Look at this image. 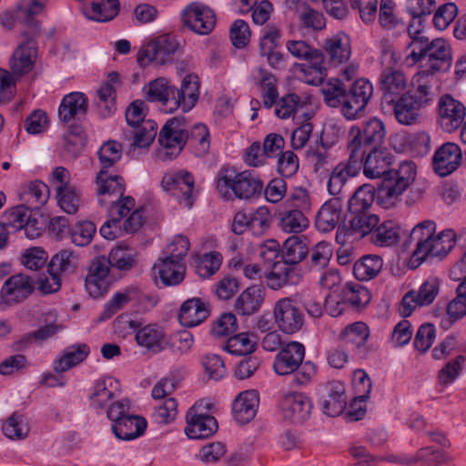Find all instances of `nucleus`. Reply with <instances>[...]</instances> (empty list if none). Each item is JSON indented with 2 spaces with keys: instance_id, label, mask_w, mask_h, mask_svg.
Listing matches in <instances>:
<instances>
[{
  "instance_id": "1",
  "label": "nucleus",
  "mask_w": 466,
  "mask_h": 466,
  "mask_svg": "<svg viewBox=\"0 0 466 466\" xmlns=\"http://www.w3.org/2000/svg\"><path fill=\"white\" fill-rule=\"evenodd\" d=\"M385 135L384 125L377 118L351 125V159L358 151L361 157L367 154L363 173L369 178H384L390 169L391 155L380 148Z\"/></svg>"
},
{
  "instance_id": "2",
  "label": "nucleus",
  "mask_w": 466,
  "mask_h": 466,
  "mask_svg": "<svg viewBox=\"0 0 466 466\" xmlns=\"http://www.w3.org/2000/svg\"><path fill=\"white\" fill-rule=\"evenodd\" d=\"M436 223L424 220L417 224L410 233L409 242L414 244L410 257L413 268L435 258H443L455 245V234L452 230L436 232Z\"/></svg>"
},
{
  "instance_id": "3",
  "label": "nucleus",
  "mask_w": 466,
  "mask_h": 466,
  "mask_svg": "<svg viewBox=\"0 0 466 466\" xmlns=\"http://www.w3.org/2000/svg\"><path fill=\"white\" fill-rule=\"evenodd\" d=\"M208 137V130L203 124H195L189 130L184 116L170 118L158 135V142L164 147V151L159 152L158 157L162 160H171L180 154L187 142L198 144L201 150L206 151L209 146Z\"/></svg>"
},
{
  "instance_id": "4",
  "label": "nucleus",
  "mask_w": 466,
  "mask_h": 466,
  "mask_svg": "<svg viewBox=\"0 0 466 466\" xmlns=\"http://www.w3.org/2000/svg\"><path fill=\"white\" fill-rule=\"evenodd\" d=\"M216 190L226 201L235 198L250 200L260 196L263 181L251 170L238 171L233 166L225 165L219 168L216 178Z\"/></svg>"
},
{
  "instance_id": "5",
  "label": "nucleus",
  "mask_w": 466,
  "mask_h": 466,
  "mask_svg": "<svg viewBox=\"0 0 466 466\" xmlns=\"http://www.w3.org/2000/svg\"><path fill=\"white\" fill-rule=\"evenodd\" d=\"M308 252L309 248L299 237L289 238L282 246V261L275 262L272 270L267 275L268 286L276 290L285 285H297L302 279V270L298 264Z\"/></svg>"
},
{
  "instance_id": "6",
  "label": "nucleus",
  "mask_w": 466,
  "mask_h": 466,
  "mask_svg": "<svg viewBox=\"0 0 466 466\" xmlns=\"http://www.w3.org/2000/svg\"><path fill=\"white\" fill-rule=\"evenodd\" d=\"M305 346L298 341H290L280 348L275 357L273 370L279 376L292 375V383L302 386L308 384L316 373L311 361H304Z\"/></svg>"
},
{
  "instance_id": "7",
  "label": "nucleus",
  "mask_w": 466,
  "mask_h": 466,
  "mask_svg": "<svg viewBox=\"0 0 466 466\" xmlns=\"http://www.w3.org/2000/svg\"><path fill=\"white\" fill-rule=\"evenodd\" d=\"M416 175L417 167L412 161H403L398 168H390L378 187L379 203L386 208L393 206L413 183Z\"/></svg>"
},
{
  "instance_id": "8",
  "label": "nucleus",
  "mask_w": 466,
  "mask_h": 466,
  "mask_svg": "<svg viewBox=\"0 0 466 466\" xmlns=\"http://www.w3.org/2000/svg\"><path fill=\"white\" fill-rule=\"evenodd\" d=\"M317 403L323 414L337 417L343 413L348 398L346 386L339 380H331L320 385L318 389Z\"/></svg>"
},
{
  "instance_id": "9",
  "label": "nucleus",
  "mask_w": 466,
  "mask_h": 466,
  "mask_svg": "<svg viewBox=\"0 0 466 466\" xmlns=\"http://www.w3.org/2000/svg\"><path fill=\"white\" fill-rule=\"evenodd\" d=\"M441 281L436 277H430L420 286L418 290L411 289L405 293L400 305L399 312L402 317H409L417 308L431 305L440 292Z\"/></svg>"
},
{
  "instance_id": "10",
  "label": "nucleus",
  "mask_w": 466,
  "mask_h": 466,
  "mask_svg": "<svg viewBox=\"0 0 466 466\" xmlns=\"http://www.w3.org/2000/svg\"><path fill=\"white\" fill-rule=\"evenodd\" d=\"M181 18L185 26L200 35L210 34L217 23L215 12L198 2L187 5L181 13Z\"/></svg>"
},
{
  "instance_id": "11",
  "label": "nucleus",
  "mask_w": 466,
  "mask_h": 466,
  "mask_svg": "<svg viewBox=\"0 0 466 466\" xmlns=\"http://www.w3.org/2000/svg\"><path fill=\"white\" fill-rule=\"evenodd\" d=\"M178 49L177 40L169 35H163L139 50L137 63L140 66H147L151 62L164 65L172 59V56Z\"/></svg>"
},
{
  "instance_id": "12",
  "label": "nucleus",
  "mask_w": 466,
  "mask_h": 466,
  "mask_svg": "<svg viewBox=\"0 0 466 466\" xmlns=\"http://www.w3.org/2000/svg\"><path fill=\"white\" fill-rule=\"evenodd\" d=\"M273 313L278 328L286 334H294L304 325V314L298 303L290 298L279 299Z\"/></svg>"
},
{
  "instance_id": "13",
  "label": "nucleus",
  "mask_w": 466,
  "mask_h": 466,
  "mask_svg": "<svg viewBox=\"0 0 466 466\" xmlns=\"http://www.w3.org/2000/svg\"><path fill=\"white\" fill-rule=\"evenodd\" d=\"M110 261L107 258L96 257L93 258L88 267V273L85 279L86 289L92 298L103 297L111 285L109 277Z\"/></svg>"
},
{
  "instance_id": "14",
  "label": "nucleus",
  "mask_w": 466,
  "mask_h": 466,
  "mask_svg": "<svg viewBox=\"0 0 466 466\" xmlns=\"http://www.w3.org/2000/svg\"><path fill=\"white\" fill-rule=\"evenodd\" d=\"M194 177L187 171L167 172L161 181L163 189L188 208L194 204Z\"/></svg>"
},
{
  "instance_id": "15",
  "label": "nucleus",
  "mask_w": 466,
  "mask_h": 466,
  "mask_svg": "<svg viewBox=\"0 0 466 466\" xmlns=\"http://www.w3.org/2000/svg\"><path fill=\"white\" fill-rule=\"evenodd\" d=\"M199 87L198 76L187 74L182 79L180 88L174 86V90L171 91V106L167 112L172 113L178 108L183 112L190 111L198 100Z\"/></svg>"
},
{
  "instance_id": "16",
  "label": "nucleus",
  "mask_w": 466,
  "mask_h": 466,
  "mask_svg": "<svg viewBox=\"0 0 466 466\" xmlns=\"http://www.w3.org/2000/svg\"><path fill=\"white\" fill-rule=\"evenodd\" d=\"M439 124L448 133L457 130L464 122L466 107L452 96L446 94L438 102Z\"/></svg>"
},
{
  "instance_id": "17",
  "label": "nucleus",
  "mask_w": 466,
  "mask_h": 466,
  "mask_svg": "<svg viewBox=\"0 0 466 466\" xmlns=\"http://www.w3.org/2000/svg\"><path fill=\"white\" fill-rule=\"evenodd\" d=\"M36 280L28 275L18 273L8 278L3 284L0 297L6 304L20 303L33 294Z\"/></svg>"
},
{
  "instance_id": "18",
  "label": "nucleus",
  "mask_w": 466,
  "mask_h": 466,
  "mask_svg": "<svg viewBox=\"0 0 466 466\" xmlns=\"http://www.w3.org/2000/svg\"><path fill=\"white\" fill-rule=\"evenodd\" d=\"M425 69L422 73L432 75L435 72L447 71L451 66V51L449 44L442 38L431 41V45L425 55Z\"/></svg>"
},
{
  "instance_id": "19",
  "label": "nucleus",
  "mask_w": 466,
  "mask_h": 466,
  "mask_svg": "<svg viewBox=\"0 0 466 466\" xmlns=\"http://www.w3.org/2000/svg\"><path fill=\"white\" fill-rule=\"evenodd\" d=\"M185 432L189 439H207L214 435L218 429L217 420L210 415L198 413L195 407L188 410Z\"/></svg>"
},
{
  "instance_id": "20",
  "label": "nucleus",
  "mask_w": 466,
  "mask_h": 466,
  "mask_svg": "<svg viewBox=\"0 0 466 466\" xmlns=\"http://www.w3.org/2000/svg\"><path fill=\"white\" fill-rule=\"evenodd\" d=\"M121 393L120 383L113 377L99 379L94 385L89 396V405L96 412H101L108 406L109 401L119 397Z\"/></svg>"
},
{
  "instance_id": "21",
  "label": "nucleus",
  "mask_w": 466,
  "mask_h": 466,
  "mask_svg": "<svg viewBox=\"0 0 466 466\" xmlns=\"http://www.w3.org/2000/svg\"><path fill=\"white\" fill-rule=\"evenodd\" d=\"M461 158V150L457 144L445 143L436 150L433 156V168L439 176L446 177L459 167Z\"/></svg>"
},
{
  "instance_id": "22",
  "label": "nucleus",
  "mask_w": 466,
  "mask_h": 466,
  "mask_svg": "<svg viewBox=\"0 0 466 466\" xmlns=\"http://www.w3.org/2000/svg\"><path fill=\"white\" fill-rule=\"evenodd\" d=\"M281 409L284 419L295 424H302L310 416L312 403L306 395L294 393L283 399Z\"/></svg>"
},
{
  "instance_id": "23",
  "label": "nucleus",
  "mask_w": 466,
  "mask_h": 466,
  "mask_svg": "<svg viewBox=\"0 0 466 466\" xmlns=\"http://www.w3.org/2000/svg\"><path fill=\"white\" fill-rule=\"evenodd\" d=\"M381 109L385 114L393 115L395 119L404 126L415 125L420 118L421 109L415 105L412 97L407 93L393 103L386 104Z\"/></svg>"
},
{
  "instance_id": "24",
  "label": "nucleus",
  "mask_w": 466,
  "mask_h": 466,
  "mask_svg": "<svg viewBox=\"0 0 466 466\" xmlns=\"http://www.w3.org/2000/svg\"><path fill=\"white\" fill-rule=\"evenodd\" d=\"M36 57V42L33 36L25 35V40L14 52L10 66L12 74L22 76L27 74L32 68Z\"/></svg>"
},
{
  "instance_id": "25",
  "label": "nucleus",
  "mask_w": 466,
  "mask_h": 466,
  "mask_svg": "<svg viewBox=\"0 0 466 466\" xmlns=\"http://www.w3.org/2000/svg\"><path fill=\"white\" fill-rule=\"evenodd\" d=\"M286 6L294 10L300 27L311 31H321L326 27L324 15L301 0H285Z\"/></svg>"
},
{
  "instance_id": "26",
  "label": "nucleus",
  "mask_w": 466,
  "mask_h": 466,
  "mask_svg": "<svg viewBox=\"0 0 466 466\" xmlns=\"http://www.w3.org/2000/svg\"><path fill=\"white\" fill-rule=\"evenodd\" d=\"M264 299V287L261 285H251L238 296L234 302V310L242 317L252 316L260 310Z\"/></svg>"
},
{
  "instance_id": "27",
  "label": "nucleus",
  "mask_w": 466,
  "mask_h": 466,
  "mask_svg": "<svg viewBox=\"0 0 466 466\" xmlns=\"http://www.w3.org/2000/svg\"><path fill=\"white\" fill-rule=\"evenodd\" d=\"M98 201L106 206L109 199L121 198L126 189L124 178L118 175H109L107 170H100L96 177Z\"/></svg>"
},
{
  "instance_id": "28",
  "label": "nucleus",
  "mask_w": 466,
  "mask_h": 466,
  "mask_svg": "<svg viewBox=\"0 0 466 466\" xmlns=\"http://www.w3.org/2000/svg\"><path fill=\"white\" fill-rule=\"evenodd\" d=\"M407 86V79L401 71L384 72L380 76V88L382 91V97L380 106L390 105L394 100L402 97Z\"/></svg>"
},
{
  "instance_id": "29",
  "label": "nucleus",
  "mask_w": 466,
  "mask_h": 466,
  "mask_svg": "<svg viewBox=\"0 0 466 466\" xmlns=\"http://www.w3.org/2000/svg\"><path fill=\"white\" fill-rule=\"evenodd\" d=\"M135 339L138 346L153 353H159L167 346L165 331L157 324H141Z\"/></svg>"
},
{
  "instance_id": "30",
  "label": "nucleus",
  "mask_w": 466,
  "mask_h": 466,
  "mask_svg": "<svg viewBox=\"0 0 466 466\" xmlns=\"http://www.w3.org/2000/svg\"><path fill=\"white\" fill-rule=\"evenodd\" d=\"M208 316V305L199 298H193L181 305L178 320L182 326L191 328L199 325Z\"/></svg>"
},
{
  "instance_id": "31",
  "label": "nucleus",
  "mask_w": 466,
  "mask_h": 466,
  "mask_svg": "<svg viewBox=\"0 0 466 466\" xmlns=\"http://www.w3.org/2000/svg\"><path fill=\"white\" fill-rule=\"evenodd\" d=\"M185 265L166 257L159 258L153 266L155 278H159L164 286H172L180 283L185 278Z\"/></svg>"
},
{
  "instance_id": "32",
  "label": "nucleus",
  "mask_w": 466,
  "mask_h": 466,
  "mask_svg": "<svg viewBox=\"0 0 466 466\" xmlns=\"http://www.w3.org/2000/svg\"><path fill=\"white\" fill-rule=\"evenodd\" d=\"M88 102L86 95L81 92H72L66 95L58 108L59 119L68 123L73 118L86 116L87 113Z\"/></svg>"
},
{
  "instance_id": "33",
  "label": "nucleus",
  "mask_w": 466,
  "mask_h": 466,
  "mask_svg": "<svg viewBox=\"0 0 466 466\" xmlns=\"http://www.w3.org/2000/svg\"><path fill=\"white\" fill-rule=\"evenodd\" d=\"M325 102L331 107L342 106V114L350 119V98L344 83L338 79H330L322 88Z\"/></svg>"
},
{
  "instance_id": "34",
  "label": "nucleus",
  "mask_w": 466,
  "mask_h": 466,
  "mask_svg": "<svg viewBox=\"0 0 466 466\" xmlns=\"http://www.w3.org/2000/svg\"><path fill=\"white\" fill-rule=\"evenodd\" d=\"M258 401V396L255 390L239 393L232 405L236 420L240 424H246L253 420L256 416Z\"/></svg>"
},
{
  "instance_id": "35",
  "label": "nucleus",
  "mask_w": 466,
  "mask_h": 466,
  "mask_svg": "<svg viewBox=\"0 0 466 466\" xmlns=\"http://www.w3.org/2000/svg\"><path fill=\"white\" fill-rule=\"evenodd\" d=\"M147 426V420L143 417L129 414L118 422L112 423L111 428L117 439L130 441L143 435Z\"/></svg>"
},
{
  "instance_id": "36",
  "label": "nucleus",
  "mask_w": 466,
  "mask_h": 466,
  "mask_svg": "<svg viewBox=\"0 0 466 466\" xmlns=\"http://www.w3.org/2000/svg\"><path fill=\"white\" fill-rule=\"evenodd\" d=\"M84 15L96 22H108L119 12L118 0H92L82 8Z\"/></svg>"
},
{
  "instance_id": "37",
  "label": "nucleus",
  "mask_w": 466,
  "mask_h": 466,
  "mask_svg": "<svg viewBox=\"0 0 466 466\" xmlns=\"http://www.w3.org/2000/svg\"><path fill=\"white\" fill-rule=\"evenodd\" d=\"M300 78L307 84L318 86L322 84L327 76L325 56L323 52H316L312 59L304 64L297 65Z\"/></svg>"
},
{
  "instance_id": "38",
  "label": "nucleus",
  "mask_w": 466,
  "mask_h": 466,
  "mask_svg": "<svg viewBox=\"0 0 466 466\" xmlns=\"http://www.w3.org/2000/svg\"><path fill=\"white\" fill-rule=\"evenodd\" d=\"M90 350L85 343H77L65 349L62 355L54 361V370L57 373L65 372L83 362Z\"/></svg>"
},
{
  "instance_id": "39",
  "label": "nucleus",
  "mask_w": 466,
  "mask_h": 466,
  "mask_svg": "<svg viewBox=\"0 0 466 466\" xmlns=\"http://www.w3.org/2000/svg\"><path fill=\"white\" fill-rule=\"evenodd\" d=\"M372 94L373 86L368 79L360 78L351 85V120L362 116Z\"/></svg>"
},
{
  "instance_id": "40",
  "label": "nucleus",
  "mask_w": 466,
  "mask_h": 466,
  "mask_svg": "<svg viewBox=\"0 0 466 466\" xmlns=\"http://www.w3.org/2000/svg\"><path fill=\"white\" fill-rule=\"evenodd\" d=\"M324 307L327 314L332 318L347 314L350 311V281L330 292L325 299Z\"/></svg>"
},
{
  "instance_id": "41",
  "label": "nucleus",
  "mask_w": 466,
  "mask_h": 466,
  "mask_svg": "<svg viewBox=\"0 0 466 466\" xmlns=\"http://www.w3.org/2000/svg\"><path fill=\"white\" fill-rule=\"evenodd\" d=\"M157 125L153 120H147L141 125L133 127L124 131V137L131 140L130 147L134 148H144L150 146L157 136Z\"/></svg>"
},
{
  "instance_id": "42",
  "label": "nucleus",
  "mask_w": 466,
  "mask_h": 466,
  "mask_svg": "<svg viewBox=\"0 0 466 466\" xmlns=\"http://www.w3.org/2000/svg\"><path fill=\"white\" fill-rule=\"evenodd\" d=\"M344 40H348V35L344 32H339L324 40L322 52H326L331 65L339 66L350 57V50Z\"/></svg>"
},
{
  "instance_id": "43",
  "label": "nucleus",
  "mask_w": 466,
  "mask_h": 466,
  "mask_svg": "<svg viewBox=\"0 0 466 466\" xmlns=\"http://www.w3.org/2000/svg\"><path fill=\"white\" fill-rule=\"evenodd\" d=\"M370 242L377 247L389 248L396 246L400 240V228L393 221L378 224L370 235Z\"/></svg>"
},
{
  "instance_id": "44",
  "label": "nucleus",
  "mask_w": 466,
  "mask_h": 466,
  "mask_svg": "<svg viewBox=\"0 0 466 466\" xmlns=\"http://www.w3.org/2000/svg\"><path fill=\"white\" fill-rule=\"evenodd\" d=\"M306 210L285 208L280 211L279 227L287 233H300L309 227Z\"/></svg>"
},
{
  "instance_id": "45",
  "label": "nucleus",
  "mask_w": 466,
  "mask_h": 466,
  "mask_svg": "<svg viewBox=\"0 0 466 466\" xmlns=\"http://www.w3.org/2000/svg\"><path fill=\"white\" fill-rule=\"evenodd\" d=\"M427 76L428 74L420 72L416 79L417 86L412 91L407 92L420 109L432 104L437 96V92Z\"/></svg>"
},
{
  "instance_id": "46",
  "label": "nucleus",
  "mask_w": 466,
  "mask_h": 466,
  "mask_svg": "<svg viewBox=\"0 0 466 466\" xmlns=\"http://www.w3.org/2000/svg\"><path fill=\"white\" fill-rule=\"evenodd\" d=\"M140 291L137 287H127L123 291L116 293L105 305L104 311L99 317L100 320L110 319L124 308L129 301L138 300Z\"/></svg>"
},
{
  "instance_id": "47",
  "label": "nucleus",
  "mask_w": 466,
  "mask_h": 466,
  "mask_svg": "<svg viewBox=\"0 0 466 466\" xmlns=\"http://www.w3.org/2000/svg\"><path fill=\"white\" fill-rule=\"evenodd\" d=\"M383 268V259L378 255H365L355 262L353 274L361 281L375 278Z\"/></svg>"
},
{
  "instance_id": "48",
  "label": "nucleus",
  "mask_w": 466,
  "mask_h": 466,
  "mask_svg": "<svg viewBox=\"0 0 466 466\" xmlns=\"http://www.w3.org/2000/svg\"><path fill=\"white\" fill-rule=\"evenodd\" d=\"M351 218V238L354 239H362L373 233L375 228L380 223V218L377 215L370 214L366 211L352 213Z\"/></svg>"
},
{
  "instance_id": "49",
  "label": "nucleus",
  "mask_w": 466,
  "mask_h": 466,
  "mask_svg": "<svg viewBox=\"0 0 466 466\" xmlns=\"http://www.w3.org/2000/svg\"><path fill=\"white\" fill-rule=\"evenodd\" d=\"M340 219V207L337 200L322 205L316 216V227L321 232H329Z\"/></svg>"
},
{
  "instance_id": "50",
  "label": "nucleus",
  "mask_w": 466,
  "mask_h": 466,
  "mask_svg": "<svg viewBox=\"0 0 466 466\" xmlns=\"http://www.w3.org/2000/svg\"><path fill=\"white\" fill-rule=\"evenodd\" d=\"M48 187L42 181H33L25 186L20 192V198L33 208H38L48 199Z\"/></svg>"
},
{
  "instance_id": "51",
  "label": "nucleus",
  "mask_w": 466,
  "mask_h": 466,
  "mask_svg": "<svg viewBox=\"0 0 466 466\" xmlns=\"http://www.w3.org/2000/svg\"><path fill=\"white\" fill-rule=\"evenodd\" d=\"M77 264L78 258L74 251L62 249L52 257L47 266V271L58 275L70 273L76 268Z\"/></svg>"
},
{
  "instance_id": "52",
  "label": "nucleus",
  "mask_w": 466,
  "mask_h": 466,
  "mask_svg": "<svg viewBox=\"0 0 466 466\" xmlns=\"http://www.w3.org/2000/svg\"><path fill=\"white\" fill-rule=\"evenodd\" d=\"M2 431L6 438L13 441H19L27 437L29 426L23 414L14 412L4 422Z\"/></svg>"
},
{
  "instance_id": "53",
  "label": "nucleus",
  "mask_w": 466,
  "mask_h": 466,
  "mask_svg": "<svg viewBox=\"0 0 466 466\" xmlns=\"http://www.w3.org/2000/svg\"><path fill=\"white\" fill-rule=\"evenodd\" d=\"M174 86L164 78L159 77L149 83L147 98L150 102H160L166 106V111L171 106V91Z\"/></svg>"
},
{
  "instance_id": "54",
  "label": "nucleus",
  "mask_w": 466,
  "mask_h": 466,
  "mask_svg": "<svg viewBox=\"0 0 466 466\" xmlns=\"http://www.w3.org/2000/svg\"><path fill=\"white\" fill-rule=\"evenodd\" d=\"M137 251L127 246H118L113 248L108 260L113 268L120 270H129L137 264Z\"/></svg>"
},
{
  "instance_id": "55",
  "label": "nucleus",
  "mask_w": 466,
  "mask_h": 466,
  "mask_svg": "<svg viewBox=\"0 0 466 466\" xmlns=\"http://www.w3.org/2000/svg\"><path fill=\"white\" fill-rule=\"evenodd\" d=\"M260 80L258 86L261 90L263 105L267 108H271L276 103L279 93L277 89V78L272 74L259 68Z\"/></svg>"
},
{
  "instance_id": "56",
  "label": "nucleus",
  "mask_w": 466,
  "mask_h": 466,
  "mask_svg": "<svg viewBox=\"0 0 466 466\" xmlns=\"http://www.w3.org/2000/svg\"><path fill=\"white\" fill-rule=\"evenodd\" d=\"M122 145L116 140L105 142L97 152L101 170H106L116 165L122 157Z\"/></svg>"
},
{
  "instance_id": "57",
  "label": "nucleus",
  "mask_w": 466,
  "mask_h": 466,
  "mask_svg": "<svg viewBox=\"0 0 466 466\" xmlns=\"http://www.w3.org/2000/svg\"><path fill=\"white\" fill-rule=\"evenodd\" d=\"M375 198V187L370 184H363L351 196V213L367 211Z\"/></svg>"
},
{
  "instance_id": "58",
  "label": "nucleus",
  "mask_w": 466,
  "mask_h": 466,
  "mask_svg": "<svg viewBox=\"0 0 466 466\" xmlns=\"http://www.w3.org/2000/svg\"><path fill=\"white\" fill-rule=\"evenodd\" d=\"M222 256L217 251L204 254L196 263V272L202 279H208L218 271Z\"/></svg>"
},
{
  "instance_id": "59",
  "label": "nucleus",
  "mask_w": 466,
  "mask_h": 466,
  "mask_svg": "<svg viewBox=\"0 0 466 466\" xmlns=\"http://www.w3.org/2000/svg\"><path fill=\"white\" fill-rule=\"evenodd\" d=\"M255 347L248 333H239L230 337L224 349L232 355L247 356L255 350Z\"/></svg>"
},
{
  "instance_id": "60",
  "label": "nucleus",
  "mask_w": 466,
  "mask_h": 466,
  "mask_svg": "<svg viewBox=\"0 0 466 466\" xmlns=\"http://www.w3.org/2000/svg\"><path fill=\"white\" fill-rule=\"evenodd\" d=\"M351 390L353 397L368 400L372 390V381L363 370H356L351 376Z\"/></svg>"
},
{
  "instance_id": "61",
  "label": "nucleus",
  "mask_w": 466,
  "mask_h": 466,
  "mask_svg": "<svg viewBox=\"0 0 466 466\" xmlns=\"http://www.w3.org/2000/svg\"><path fill=\"white\" fill-rule=\"evenodd\" d=\"M108 216L113 221L120 222L126 216L135 209V199L132 197H121L109 199L107 202Z\"/></svg>"
},
{
  "instance_id": "62",
  "label": "nucleus",
  "mask_w": 466,
  "mask_h": 466,
  "mask_svg": "<svg viewBox=\"0 0 466 466\" xmlns=\"http://www.w3.org/2000/svg\"><path fill=\"white\" fill-rule=\"evenodd\" d=\"M447 314L454 322L466 316V277L457 288V296L447 306Z\"/></svg>"
},
{
  "instance_id": "63",
  "label": "nucleus",
  "mask_w": 466,
  "mask_h": 466,
  "mask_svg": "<svg viewBox=\"0 0 466 466\" xmlns=\"http://www.w3.org/2000/svg\"><path fill=\"white\" fill-rule=\"evenodd\" d=\"M350 177V160L339 163L330 174L328 181V190L331 195L341 192Z\"/></svg>"
},
{
  "instance_id": "64",
  "label": "nucleus",
  "mask_w": 466,
  "mask_h": 466,
  "mask_svg": "<svg viewBox=\"0 0 466 466\" xmlns=\"http://www.w3.org/2000/svg\"><path fill=\"white\" fill-rule=\"evenodd\" d=\"M56 192L60 208L68 214H75L79 207V198L76 189L71 186H58Z\"/></svg>"
}]
</instances>
